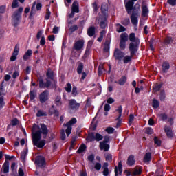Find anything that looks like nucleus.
I'll use <instances>...</instances> for the list:
<instances>
[{
    "instance_id": "f257e3e1",
    "label": "nucleus",
    "mask_w": 176,
    "mask_h": 176,
    "mask_svg": "<svg viewBox=\"0 0 176 176\" xmlns=\"http://www.w3.org/2000/svg\"><path fill=\"white\" fill-rule=\"evenodd\" d=\"M23 10L24 8L23 7H19L18 10L13 12L11 16L12 19V24L15 28L19 25L20 21H21V14H23Z\"/></svg>"
},
{
    "instance_id": "f03ea898",
    "label": "nucleus",
    "mask_w": 176,
    "mask_h": 176,
    "mask_svg": "<svg viewBox=\"0 0 176 176\" xmlns=\"http://www.w3.org/2000/svg\"><path fill=\"white\" fill-rule=\"evenodd\" d=\"M42 137L36 136L34 135H32V140L34 146H36L38 149H42L45 145H46V140H42Z\"/></svg>"
},
{
    "instance_id": "7ed1b4c3",
    "label": "nucleus",
    "mask_w": 176,
    "mask_h": 176,
    "mask_svg": "<svg viewBox=\"0 0 176 176\" xmlns=\"http://www.w3.org/2000/svg\"><path fill=\"white\" fill-rule=\"evenodd\" d=\"M41 129L37 130L35 133H32V135H36L38 138L42 137L43 135H47L49 134V129H47V126L45 124H40Z\"/></svg>"
},
{
    "instance_id": "20e7f679",
    "label": "nucleus",
    "mask_w": 176,
    "mask_h": 176,
    "mask_svg": "<svg viewBox=\"0 0 176 176\" xmlns=\"http://www.w3.org/2000/svg\"><path fill=\"white\" fill-rule=\"evenodd\" d=\"M125 9L128 14H131V16H138V13H140V10H141L140 4L132 6L131 8L129 9L127 8V4H125Z\"/></svg>"
},
{
    "instance_id": "39448f33",
    "label": "nucleus",
    "mask_w": 176,
    "mask_h": 176,
    "mask_svg": "<svg viewBox=\"0 0 176 176\" xmlns=\"http://www.w3.org/2000/svg\"><path fill=\"white\" fill-rule=\"evenodd\" d=\"M120 50H126V43L129 41V34L126 32H124L120 36Z\"/></svg>"
},
{
    "instance_id": "423d86ee",
    "label": "nucleus",
    "mask_w": 176,
    "mask_h": 176,
    "mask_svg": "<svg viewBox=\"0 0 176 176\" xmlns=\"http://www.w3.org/2000/svg\"><path fill=\"white\" fill-rule=\"evenodd\" d=\"M46 82L43 81V77L40 76L37 82H38V86L39 89H49L52 86V80H50V78H46L45 79Z\"/></svg>"
},
{
    "instance_id": "0eeeda50",
    "label": "nucleus",
    "mask_w": 176,
    "mask_h": 176,
    "mask_svg": "<svg viewBox=\"0 0 176 176\" xmlns=\"http://www.w3.org/2000/svg\"><path fill=\"white\" fill-rule=\"evenodd\" d=\"M140 43H130L129 45V49L131 56H135L138 49H140Z\"/></svg>"
},
{
    "instance_id": "6e6552de",
    "label": "nucleus",
    "mask_w": 176,
    "mask_h": 176,
    "mask_svg": "<svg viewBox=\"0 0 176 176\" xmlns=\"http://www.w3.org/2000/svg\"><path fill=\"white\" fill-rule=\"evenodd\" d=\"M126 56V54L122 51V50L119 48H116L113 52V57L115 60H118V61H122L123 58Z\"/></svg>"
},
{
    "instance_id": "1a4fd4ad",
    "label": "nucleus",
    "mask_w": 176,
    "mask_h": 176,
    "mask_svg": "<svg viewBox=\"0 0 176 176\" xmlns=\"http://www.w3.org/2000/svg\"><path fill=\"white\" fill-rule=\"evenodd\" d=\"M49 91L45 90L39 94V101L41 104H45L49 100Z\"/></svg>"
},
{
    "instance_id": "9d476101",
    "label": "nucleus",
    "mask_w": 176,
    "mask_h": 176,
    "mask_svg": "<svg viewBox=\"0 0 176 176\" xmlns=\"http://www.w3.org/2000/svg\"><path fill=\"white\" fill-rule=\"evenodd\" d=\"M69 108L72 111H78L80 108V103L76 102L75 99H71L69 102Z\"/></svg>"
},
{
    "instance_id": "9b49d317",
    "label": "nucleus",
    "mask_w": 176,
    "mask_h": 176,
    "mask_svg": "<svg viewBox=\"0 0 176 176\" xmlns=\"http://www.w3.org/2000/svg\"><path fill=\"white\" fill-rule=\"evenodd\" d=\"M35 163L38 167H45L46 166V160L45 159V157L38 155L36 157Z\"/></svg>"
},
{
    "instance_id": "f8f14e48",
    "label": "nucleus",
    "mask_w": 176,
    "mask_h": 176,
    "mask_svg": "<svg viewBox=\"0 0 176 176\" xmlns=\"http://www.w3.org/2000/svg\"><path fill=\"white\" fill-rule=\"evenodd\" d=\"M99 27L102 30H105L107 28V25H108V20L107 19V16H101L98 19Z\"/></svg>"
},
{
    "instance_id": "ddd939ff",
    "label": "nucleus",
    "mask_w": 176,
    "mask_h": 176,
    "mask_svg": "<svg viewBox=\"0 0 176 176\" xmlns=\"http://www.w3.org/2000/svg\"><path fill=\"white\" fill-rule=\"evenodd\" d=\"M85 47V40H78L74 44V49L77 52L82 50Z\"/></svg>"
},
{
    "instance_id": "4468645a",
    "label": "nucleus",
    "mask_w": 176,
    "mask_h": 176,
    "mask_svg": "<svg viewBox=\"0 0 176 176\" xmlns=\"http://www.w3.org/2000/svg\"><path fill=\"white\" fill-rule=\"evenodd\" d=\"M115 176L120 175L122 176V173H123V162L120 161L118 162V167L115 166L114 168Z\"/></svg>"
},
{
    "instance_id": "2eb2a0df",
    "label": "nucleus",
    "mask_w": 176,
    "mask_h": 176,
    "mask_svg": "<svg viewBox=\"0 0 176 176\" xmlns=\"http://www.w3.org/2000/svg\"><path fill=\"white\" fill-rule=\"evenodd\" d=\"M19 52H20V47L19 46V45H15L13 53L10 57V61H16V60H17Z\"/></svg>"
},
{
    "instance_id": "dca6fc26",
    "label": "nucleus",
    "mask_w": 176,
    "mask_h": 176,
    "mask_svg": "<svg viewBox=\"0 0 176 176\" xmlns=\"http://www.w3.org/2000/svg\"><path fill=\"white\" fill-rule=\"evenodd\" d=\"M48 115L49 116H52V115H54L56 118L60 116V112H58V110L56 109V106L52 105L51 108L48 110Z\"/></svg>"
},
{
    "instance_id": "f3484780",
    "label": "nucleus",
    "mask_w": 176,
    "mask_h": 176,
    "mask_svg": "<svg viewBox=\"0 0 176 176\" xmlns=\"http://www.w3.org/2000/svg\"><path fill=\"white\" fill-rule=\"evenodd\" d=\"M164 129L168 138H173V137H174V133H173L171 126L166 125Z\"/></svg>"
},
{
    "instance_id": "a211bd4d",
    "label": "nucleus",
    "mask_w": 176,
    "mask_h": 176,
    "mask_svg": "<svg viewBox=\"0 0 176 176\" xmlns=\"http://www.w3.org/2000/svg\"><path fill=\"white\" fill-rule=\"evenodd\" d=\"M149 14V8L146 5L142 6V17H148Z\"/></svg>"
},
{
    "instance_id": "6ab92c4d",
    "label": "nucleus",
    "mask_w": 176,
    "mask_h": 176,
    "mask_svg": "<svg viewBox=\"0 0 176 176\" xmlns=\"http://www.w3.org/2000/svg\"><path fill=\"white\" fill-rule=\"evenodd\" d=\"M30 57H32V50L28 49L23 56V61H28Z\"/></svg>"
},
{
    "instance_id": "aec40b11",
    "label": "nucleus",
    "mask_w": 176,
    "mask_h": 176,
    "mask_svg": "<svg viewBox=\"0 0 176 176\" xmlns=\"http://www.w3.org/2000/svg\"><path fill=\"white\" fill-rule=\"evenodd\" d=\"M129 41L131 43H137V42L141 43V41H140V38L135 37V33H131L129 34Z\"/></svg>"
},
{
    "instance_id": "412c9836",
    "label": "nucleus",
    "mask_w": 176,
    "mask_h": 176,
    "mask_svg": "<svg viewBox=\"0 0 176 176\" xmlns=\"http://www.w3.org/2000/svg\"><path fill=\"white\" fill-rule=\"evenodd\" d=\"M126 164L130 166H133L135 164V159L133 155H131L128 157Z\"/></svg>"
},
{
    "instance_id": "4be33fe9",
    "label": "nucleus",
    "mask_w": 176,
    "mask_h": 176,
    "mask_svg": "<svg viewBox=\"0 0 176 176\" xmlns=\"http://www.w3.org/2000/svg\"><path fill=\"white\" fill-rule=\"evenodd\" d=\"M47 79H50V80H54V72L52 69L48 68L46 72Z\"/></svg>"
},
{
    "instance_id": "5701e85b",
    "label": "nucleus",
    "mask_w": 176,
    "mask_h": 176,
    "mask_svg": "<svg viewBox=\"0 0 176 176\" xmlns=\"http://www.w3.org/2000/svg\"><path fill=\"white\" fill-rule=\"evenodd\" d=\"M99 148L101 151H104V152H108L109 151L110 146L108 143H102L100 142Z\"/></svg>"
},
{
    "instance_id": "b1692460",
    "label": "nucleus",
    "mask_w": 176,
    "mask_h": 176,
    "mask_svg": "<svg viewBox=\"0 0 176 176\" xmlns=\"http://www.w3.org/2000/svg\"><path fill=\"white\" fill-rule=\"evenodd\" d=\"M162 72L163 74H167L168 69H170V63L167 61H164L162 63Z\"/></svg>"
},
{
    "instance_id": "393cba45",
    "label": "nucleus",
    "mask_w": 176,
    "mask_h": 176,
    "mask_svg": "<svg viewBox=\"0 0 176 176\" xmlns=\"http://www.w3.org/2000/svg\"><path fill=\"white\" fill-rule=\"evenodd\" d=\"M109 49H111V41H109V40H106L103 47V52L104 53H109Z\"/></svg>"
},
{
    "instance_id": "a878e982",
    "label": "nucleus",
    "mask_w": 176,
    "mask_h": 176,
    "mask_svg": "<svg viewBox=\"0 0 176 176\" xmlns=\"http://www.w3.org/2000/svg\"><path fill=\"white\" fill-rule=\"evenodd\" d=\"M87 35L90 37L94 36V35H96V27L90 26L87 29Z\"/></svg>"
},
{
    "instance_id": "bb28decb",
    "label": "nucleus",
    "mask_w": 176,
    "mask_h": 176,
    "mask_svg": "<svg viewBox=\"0 0 176 176\" xmlns=\"http://www.w3.org/2000/svg\"><path fill=\"white\" fill-rule=\"evenodd\" d=\"M72 11L76 13H79V3L78 1H74L72 6Z\"/></svg>"
},
{
    "instance_id": "cd10ccee",
    "label": "nucleus",
    "mask_w": 176,
    "mask_h": 176,
    "mask_svg": "<svg viewBox=\"0 0 176 176\" xmlns=\"http://www.w3.org/2000/svg\"><path fill=\"white\" fill-rule=\"evenodd\" d=\"M127 82V77L126 76H122L118 81H115V83H118L120 86H124Z\"/></svg>"
},
{
    "instance_id": "c85d7f7f",
    "label": "nucleus",
    "mask_w": 176,
    "mask_h": 176,
    "mask_svg": "<svg viewBox=\"0 0 176 176\" xmlns=\"http://www.w3.org/2000/svg\"><path fill=\"white\" fill-rule=\"evenodd\" d=\"M151 160H152V153H146L143 159L144 163H148Z\"/></svg>"
},
{
    "instance_id": "c756f323",
    "label": "nucleus",
    "mask_w": 176,
    "mask_h": 176,
    "mask_svg": "<svg viewBox=\"0 0 176 176\" xmlns=\"http://www.w3.org/2000/svg\"><path fill=\"white\" fill-rule=\"evenodd\" d=\"M9 161L6 160L4 164H3V170L4 174H8L9 173V166H10Z\"/></svg>"
},
{
    "instance_id": "7c9ffc66",
    "label": "nucleus",
    "mask_w": 176,
    "mask_h": 176,
    "mask_svg": "<svg viewBox=\"0 0 176 176\" xmlns=\"http://www.w3.org/2000/svg\"><path fill=\"white\" fill-rule=\"evenodd\" d=\"M28 153V148L24 149L21 153V157L20 159L24 163L25 162V158L27 157V155Z\"/></svg>"
},
{
    "instance_id": "2f4dec72",
    "label": "nucleus",
    "mask_w": 176,
    "mask_h": 176,
    "mask_svg": "<svg viewBox=\"0 0 176 176\" xmlns=\"http://www.w3.org/2000/svg\"><path fill=\"white\" fill-rule=\"evenodd\" d=\"M36 5V2H34L32 6L30 19H32L34 16H35V13H36V10H35Z\"/></svg>"
},
{
    "instance_id": "473e14b6",
    "label": "nucleus",
    "mask_w": 176,
    "mask_h": 176,
    "mask_svg": "<svg viewBox=\"0 0 176 176\" xmlns=\"http://www.w3.org/2000/svg\"><path fill=\"white\" fill-rule=\"evenodd\" d=\"M138 15H131V21L133 25H138Z\"/></svg>"
},
{
    "instance_id": "72a5a7b5",
    "label": "nucleus",
    "mask_w": 176,
    "mask_h": 176,
    "mask_svg": "<svg viewBox=\"0 0 176 176\" xmlns=\"http://www.w3.org/2000/svg\"><path fill=\"white\" fill-rule=\"evenodd\" d=\"M133 57H134V56H131V54H130V56L126 55L124 56V58H122L124 64H129V63H131Z\"/></svg>"
},
{
    "instance_id": "f704fd0d",
    "label": "nucleus",
    "mask_w": 176,
    "mask_h": 176,
    "mask_svg": "<svg viewBox=\"0 0 176 176\" xmlns=\"http://www.w3.org/2000/svg\"><path fill=\"white\" fill-rule=\"evenodd\" d=\"M84 68L85 66L83 65V63L80 62L77 67V74H78V75H80V74L83 72Z\"/></svg>"
},
{
    "instance_id": "c9c22d12",
    "label": "nucleus",
    "mask_w": 176,
    "mask_h": 176,
    "mask_svg": "<svg viewBox=\"0 0 176 176\" xmlns=\"http://www.w3.org/2000/svg\"><path fill=\"white\" fill-rule=\"evenodd\" d=\"M29 96L30 101H34V100H35V98L36 97V91L31 90L29 93Z\"/></svg>"
},
{
    "instance_id": "e433bc0d",
    "label": "nucleus",
    "mask_w": 176,
    "mask_h": 176,
    "mask_svg": "<svg viewBox=\"0 0 176 176\" xmlns=\"http://www.w3.org/2000/svg\"><path fill=\"white\" fill-rule=\"evenodd\" d=\"M87 149V146H86V144H82L80 146L79 148L77 150V153H83Z\"/></svg>"
},
{
    "instance_id": "4c0bfd02",
    "label": "nucleus",
    "mask_w": 176,
    "mask_h": 176,
    "mask_svg": "<svg viewBox=\"0 0 176 176\" xmlns=\"http://www.w3.org/2000/svg\"><path fill=\"white\" fill-rule=\"evenodd\" d=\"M55 104L56 107H61L63 102L61 101V96H57L55 98Z\"/></svg>"
},
{
    "instance_id": "58836bf2",
    "label": "nucleus",
    "mask_w": 176,
    "mask_h": 176,
    "mask_svg": "<svg viewBox=\"0 0 176 176\" xmlns=\"http://www.w3.org/2000/svg\"><path fill=\"white\" fill-rule=\"evenodd\" d=\"M87 141H88V142H93V141H96V135L93 133L89 134L87 138Z\"/></svg>"
},
{
    "instance_id": "ea45409f",
    "label": "nucleus",
    "mask_w": 176,
    "mask_h": 176,
    "mask_svg": "<svg viewBox=\"0 0 176 176\" xmlns=\"http://www.w3.org/2000/svg\"><path fill=\"white\" fill-rule=\"evenodd\" d=\"M154 144L157 145V146L160 147L162 146V140L157 136L154 137Z\"/></svg>"
},
{
    "instance_id": "a19ab883",
    "label": "nucleus",
    "mask_w": 176,
    "mask_h": 176,
    "mask_svg": "<svg viewBox=\"0 0 176 176\" xmlns=\"http://www.w3.org/2000/svg\"><path fill=\"white\" fill-rule=\"evenodd\" d=\"M37 118H42V116H47V113L46 111H43L42 110H38L36 114Z\"/></svg>"
},
{
    "instance_id": "79ce46f5",
    "label": "nucleus",
    "mask_w": 176,
    "mask_h": 176,
    "mask_svg": "<svg viewBox=\"0 0 176 176\" xmlns=\"http://www.w3.org/2000/svg\"><path fill=\"white\" fill-rule=\"evenodd\" d=\"M76 122H78V120H76L75 118H72L66 123L65 126H70V127H72V125L76 124Z\"/></svg>"
},
{
    "instance_id": "37998d69",
    "label": "nucleus",
    "mask_w": 176,
    "mask_h": 176,
    "mask_svg": "<svg viewBox=\"0 0 176 176\" xmlns=\"http://www.w3.org/2000/svg\"><path fill=\"white\" fill-rule=\"evenodd\" d=\"M142 173V168L140 167L139 168H135L134 172L133 173V176L135 175H141Z\"/></svg>"
},
{
    "instance_id": "c03bdc74",
    "label": "nucleus",
    "mask_w": 176,
    "mask_h": 176,
    "mask_svg": "<svg viewBox=\"0 0 176 176\" xmlns=\"http://www.w3.org/2000/svg\"><path fill=\"white\" fill-rule=\"evenodd\" d=\"M173 42H174L173 37L167 36L166 38H165V40H164L165 45H170V43H173Z\"/></svg>"
},
{
    "instance_id": "a18cd8bd",
    "label": "nucleus",
    "mask_w": 176,
    "mask_h": 176,
    "mask_svg": "<svg viewBox=\"0 0 176 176\" xmlns=\"http://www.w3.org/2000/svg\"><path fill=\"white\" fill-rule=\"evenodd\" d=\"M102 140H104V136L99 133H96L95 134V141L100 142L102 141Z\"/></svg>"
},
{
    "instance_id": "49530a36",
    "label": "nucleus",
    "mask_w": 176,
    "mask_h": 176,
    "mask_svg": "<svg viewBox=\"0 0 176 176\" xmlns=\"http://www.w3.org/2000/svg\"><path fill=\"white\" fill-rule=\"evenodd\" d=\"M138 0H129L128 1V2L126 3V8L128 9H131V8H133V6H134V2L137 1Z\"/></svg>"
},
{
    "instance_id": "de8ad7c7",
    "label": "nucleus",
    "mask_w": 176,
    "mask_h": 176,
    "mask_svg": "<svg viewBox=\"0 0 176 176\" xmlns=\"http://www.w3.org/2000/svg\"><path fill=\"white\" fill-rule=\"evenodd\" d=\"M3 83L4 81H3L0 85V97H3V96H5V88H3Z\"/></svg>"
},
{
    "instance_id": "09e8293b",
    "label": "nucleus",
    "mask_w": 176,
    "mask_h": 176,
    "mask_svg": "<svg viewBox=\"0 0 176 176\" xmlns=\"http://www.w3.org/2000/svg\"><path fill=\"white\" fill-rule=\"evenodd\" d=\"M104 157H105L106 162H112V154L109 153H106L104 154Z\"/></svg>"
},
{
    "instance_id": "8fccbe9b",
    "label": "nucleus",
    "mask_w": 176,
    "mask_h": 176,
    "mask_svg": "<svg viewBox=\"0 0 176 176\" xmlns=\"http://www.w3.org/2000/svg\"><path fill=\"white\" fill-rule=\"evenodd\" d=\"M19 124H20V121H19V119H17L16 118L11 120V125H12L13 126H19Z\"/></svg>"
},
{
    "instance_id": "3c124183",
    "label": "nucleus",
    "mask_w": 176,
    "mask_h": 176,
    "mask_svg": "<svg viewBox=\"0 0 176 176\" xmlns=\"http://www.w3.org/2000/svg\"><path fill=\"white\" fill-rule=\"evenodd\" d=\"M121 24H122V25H124V27H127V25L130 24V19L125 18L124 20L121 21Z\"/></svg>"
},
{
    "instance_id": "603ef678",
    "label": "nucleus",
    "mask_w": 176,
    "mask_h": 176,
    "mask_svg": "<svg viewBox=\"0 0 176 176\" xmlns=\"http://www.w3.org/2000/svg\"><path fill=\"white\" fill-rule=\"evenodd\" d=\"M6 105L5 103V97L1 96L0 97V111L3 108V107Z\"/></svg>"
},
{
    "instance_id": "864d4df0",
    "label": "nucleus",
    "mask_w": 176,
    "mask_h": 176,
    "mask_svg": "<svg viewBox=\"0 0 176 176\" xmlns=\"http://www.w3.org/2000/svg\"><path fill=\"white\" fill-rule=\"evenodd\" d=\"M12 9H16L19 8V0H13L12 5H11Z\"/></svg>"
},
{
    "instance_id": "5fc2aeb1",
    "label": "nucleus",
    "mask_w": 176,
    "mask_h": 176,
    "mask_svg": "<svg viewBox=\"0 0 176 176\" xmlns=\"http://www.w3.org/2000/svg\"><path fill=\"white\" fill-rule=\"evenodd\" d=\"M152 107H153V108H154L155 109L159 108V107H160L159 101L156 99H153Z\"/></svg>"
},
{
    "instance_id": "6e6d98bb",
    "label": "nucleus",
    "mask_w": 176,
    "mask_h": 176,
    "mask_svg": "<svg viewBox=\"0 0 176 176\" xmlns=\"http://www.w3.org/2000/svg\"><path fill=\"white\" fill-rule=\"evenodd\" d=\"M66 87H65V90H66L67 93H71L72 91V85L70 82L67 83Z\"/></svg>"
},
{
    "instance_id": "4d7b16f0",
    "label": "nucleus",
    "mask_w": 176,
    "mask_h": 176,
    "mask_svg": "<svg viewBox=\"0 0 176 176\" xmlns=\"http://www.w3.org/2000/svg\"><path fill=\"white\" fill-rule=\"evenodd\" d=\"M67 129L65 130V133L67 135V137H69L71 135V133H72V126H66Z\"/></svg>"
},
{
    "instance_id": "13d9d810",
    "label": "nucleus",
    "mask_w": 176,
    "mask_h": 176,
    "mask_svg": "<svg viewBox=\"0 0 176 176\" xmlns=\"http://www.w3.org/2000/svg\"><path fill=\"white\" fill-rule=\"evenodd\" d=\"M163 87V84H158L153 87L154 91H160V89Z\"/></svg>"
},
{
    "instance_id": "bf43d9fd",
    "label": "nucleus",
    "mask_w": 176,
    "mask_h": 176,
    "mask_svg": "<svg viewBox=\"0 0 176 176\" xmlns=\"http://www.w3.org/2000/svg\"><path fill=\"white\" fill-rule=\"evenodd\" d=\"M116 111L119 113L118 119H120V118H122V113L123 112V108L122 107V105L119 106Z\"/></svg>"
},
{
    "instance_id": "052dcab7",
    "label": "nucleus",
    "mask_w": 176,
    "mask_h": 176,
    "mask_svg": "<svg viewBox=\"0 0 176 176\" xmlns=\"http://www.w3.org/2000/svg\"><path fill=\"white\" fill-rule=\"evenodd\" d=\"M116 25L117 27H120L118 32H124L126 31V28L120 25V23H117Z\"/></svg>"
},
{
    "instance_id": "680f3d73",
    "label": "nucleus",
    "mask_w": 176,
    "mask_h": 176,
    "mask_svg": "<svg viewBox=\"0 0 176 176\" xmlns=\"http://www.w3.org/2000/svg\"><path fill=\"white\" fill-rule=\"evenodd\" d=\"M72 94L73 97H76V96H78V87H76V86L73 87Z\"/></svg>"
},
{
    "instance_id": "e2e57ef3",
    "label": "nucleus",
    "mask_w": 176,
    "mask_h": 176,
    "mask_svg": "<svg viewBox=\"0 0 176 176\" xmlns=\"http://www.w3.org/2000/svg\"><path fill=\"white\" fill-rule=\"evenodd\" d=\"M160 101H164L166 100V94L164 93V91L160 92Z\"/></svg>"
},
{
    "instance_id": "0e129e2a",
    "label": "nucleus",
    "mask_w": 176,
    "mask_h": 176,
    "mask_svg": "<svg viewBox=\"0 0 176 176\" xmlns=\"http://www.w3.org/2000/svg\"><path fill=\"white\" fill-rule=\"evenodd\" d=\"M145 133L148 134V135L153 134V129L151 127L146 128L145 130Z\"/></svg>"
},
{
    "instance_id": "69168bd1",
    "label": "nucleus",
    "mask_w": 176,
    "mask_h": 176,
    "mask_svg": "<svg viewBox=\"0 0 176 176\" xmlns=\"http://www.w3.org/2000/svg\"><path fill=\"white\" fill-rule=\"evenodd\" d=\"M105 131L109 134H113L115 129L113 127L109 126L106 129Z\"/></svg>"
},
{
    "instance_id": "338daca9",
    "label": "nucleus",
    "mask_w": 176,
    "mask_h": 176,
    "mask_svg": "<svg viewBox=\"0 0 176 176\" xmlns=\"http://www.w3.org/2000/svg\"><path fill=\"white\" fill-rule=\"evenodd\" d=\"M79 28L76 25H74L73 26L69 28L70 32H75V31L78 30Z\"/></svg>"
},
{
    "instance_id": "774afa93",
    "label": "nucleus",
    "mask_w": 176,
    "mask_h": 176,
    "mask_svg": "<svg viewBox=\"0 0 176 176\" xmlns=\"http://www.w3.org/2000/svg\"><path fill=\"white\" fill-rule=\"evenodd\" d=\"M167 3H168L170 6H176V0H167Z\"/></svg>"
}]
</instances>
